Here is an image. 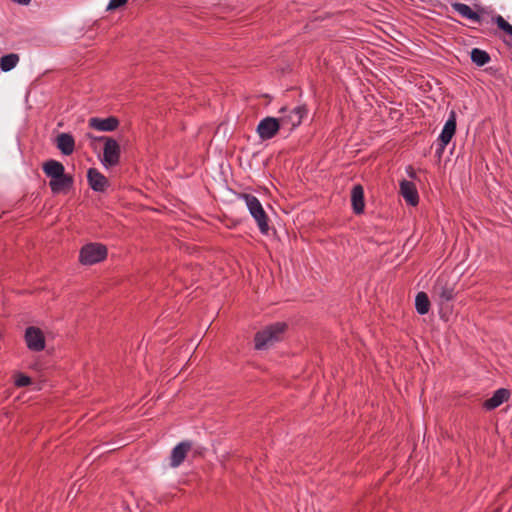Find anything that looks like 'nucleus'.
I'll return each instance as SVG.
<instances>
[{"instance_id": "obj_7", "label": "nucleus", "mask_w": 512, "mask_h": 512, "mask_svg": "<svg viewBox=\"0 0 512 512\" xmlns=\"http://www.w3.org/2000/svg\"><path fill=\"white\" fill-rule=\"evenodd\" d=\"M280 129H282V127L278 118L265 117L259 122L256 131L261 140H269L273 138Z\"/></svg>"}, {"instance_id": "obj_19", "label": "nucleus", "mask_w": 512, "mask_h": 512, "mask_svg": "<svg viewBox=\"0 0 512 512\" xmlns=\"http://www.w3.org/2000/svg\"><path fill=\"white\" fill-rule=\"evenodd\" d=\"M451 6L453 10L460 14L463 18L469 19L476 23L481 22V16L477 12L473 11L469 5L460 2H455L452 3Z\"/></svg>"}, {"instance_id": "obj_24", "label": "nucleus", "mask_w": 512, "mask_h": 512, "mask_svg": "<svg viewBox=\"0 0 512 512\" xmlns=\"http://www.w3.org/2000/svg\"><path fill=\"white\" fill-rule=\"evenodd\" d=\"M31 383L30 377L24 375V374H18L15 379V385L17 387H25Z\"/></svg>"}, {"instance_id": "obj_5", "label": "nucleus", "mask_w": 512, "mask_h": 512, "mask_svg": "<svg viewBox=\"0 0 512 512\" xmlns=\"http://www.w3.org/2000/svg\"><path fill=\"white\" fill-rule=\"evenodd\" d=\"M87 136L91 140H97V141L104 142L103 158H102L101 162L106 168L115 166L119 163L120 146L115 139H113L112 137H107V136L94 137L91 134H87Z\"/></svg>"}, {"instance_id": "obj_10", "label": "nucleus", "mask_w": 512, "mask_h": 512, "mask_svg": "<svg viewBox=\"0 0 512 512\" xmlns=\"http://www.w3.org/2000/svg\"><path fill=\"white\" fill-rule=\"evenodd\" d=\"M89 127L98 130V131H114L118 125L119 121L116 117L110 116L107 118H98L92 117L88 121Z\"/></svg>"}, {"instance_id": "obj_21", "label": "nucleus", "mask_w": 512, "mask_h": 512, "mask_svg": "<svg viewBox=\"0 0 512 512\" xmlns=\"http://www.w3.org/2000/svg\"><path fill=\"white\" fill-rule=\"evenodd\" d=\"M415 308L420 315L428 313L430 308V301L425 292H419L415 298Z\"/></svg>"}, {"instance_id": "obj_17", "label": "nucleus", "mask_w": 512, "mask_h": 512, "mask_svg": "<svg viewBox=\"0 0 512 512\" xmlns=\"http://www.w3.org/2000/svg\"><path fill=\"white\" fill-rule=\"evenodd\" d=\"M56 146L62 154L71 155L75 148V141L71 134L61 133L56 138Z\"/></svg>"}, {"instance_id": "obj_11", "label": "nucleus", "mask_w": 512, "mask_h": 512, "mask_svg": "<svg viewBox=\"0 0 512 512\" xmlns=\"http://www.w3.org/2000/svg\"><path fill=\"white\" fill-rule=\"evenodd\" d=\"M73 183V177L64 171L59 178L50 180L49 187L53 194H59L68 191L73 186Z\"/></svg>"}, {"instance_id": "obj_18", "label": "nucleus", "mask_w": 512, "mask_h": 512, "mask_svg": "<svg viewBox=\"0 0 512 512\" xmlns=\"http://www.w3.org/2000/svg\"><path fill=\"white\" fill-rule=\"evenodd\" d=\"M43 172L47 177L51 179L59 178L62 176V173L65 171L64 165L54 159H50L43 163L42 165Z\"/></svg>"}, {"instance_id": "obj_27", "label": "nucleus", "mask_w": 512, "mask_h": 512, "mask_svg": "<svg viewBox=\"0 0 512 512\" xmlns=\"http://www.w3.org/2000/svg\"><path fill=\"white\" fill-rule=\"evenodd\" d=\"M12 1L15 3H18L20 5H28L31 2V0H12Z\"/></svg>"}, {"instance_id": "obj_12", "label": "nucleus", "mask_w": 512, "mask_h": 512, "mask_svg": "<svg viewBox=\"0 0 512 512\" xmlns=\"http://www.w3.org/2000/svg\"><path fill=\"white\" fill-rule=\"evenodd\" d=\"M87 179L91 189L96 192H103L108 186V179L95 168L88 170Z\"/></svg>"}, {"instance_id": "obj_4", "label": "nucleus", "mask_w": 512, "mask_h": 512, "mask_svg": "<svg viewBox=\"0 0 512 512\" xmlns=\"http://www.w3.org/2000/svg\"><path fill=\"white\" fill-rule=\"evenodd\" d=\"M455 284L446 275H440L433 286L432 297L443 306L455 298Z\"/></svg>"}, {"instance_id": "obj_23", "label": "nucleus", "mask_w": 512, "mask_h": 512, "mask_svg": "<svg viewBox=\"0 0 512 512\" xmlns=\"http://www.w3.org/2000/svg\"><path fill=\"white\" fill-rule=\"evenodd\" d=\"M493 21L499 29L512 37V25L509 24L501 15L493 17Z\"/></svg>"}, {"instance_id": "obj_14", "label": "nucleus", "mask_w": 512, "mask_h": 512, "mask_svg": "<svg viewBox=\"0 0 512 512\" xmlns=\"http://www.w3.org/2000/svg\"><path fill=\"white\" fill-rule=\"evenodd\" d=\"M456 132V114L454 111H451L439 137L438 141L442 142V145H448L451 141L452 137Z\"/></svg>"}, {"instance_id": "obj_22", "label": "nucleus", "mask_w": 512, "mask_h": 512, "mask_svg": "<svg viewBox=\"0 0 512 512\" xmlns=\"http://www.w3.org/2000/svg\"><path fill=\"white\" fill-rule=\"evenodd\" d=\"M490 55L479 48H473L471 51V60L477 66H484L490 61Z\"/></svg>"}, {"instance_id": "obj_16", "label": "nucleus", "mask_w": 512, "mask_h": 512, "mask_svg": "<svg viewBox=\"0 0 512 512\" xmlns=\"http://www.w3.org/2000/svg\"><path fill=\"white\" fill-rule=\"evenodd\" d=\"M352 209L355 214H361L365 208L364 190L360 184L354 185L351 190Z\"/></svg>"}, {"instance_id": "obj_20", "label": "nucleus", "mask_w": 512, "mask_h": 512, "mask_svg": "<svg viewBox=\"0 0 512 512\" xmlns=\"http://www.w3.org/2000/svg\"><path fill=\"white\" fill-rule=\"evenodd\" d=\"M20 61V57L16 53L4 55L0 59V68L3 72H9L14 69Z\"/></svg>"}, {"instance_id": "obj_8", "label": "nucleus", "mask_w": 512, "mask_h": 512, "mask_svg": "<svg viewBox=\"0 0 512 512\" xmlns=\"http://www.w3.org/2000/svg\"><path fill=\"white\" fill-rule=\"evenodd\" d=\"M25 341L28 349L34 352H40L45 348V338L42 331L34 326H30L25 331Z\"/></svg>"}, {"instance_id": "obj_26", "label": "nucleus", "mask_w": 512, "mask_h": 512, "mask_svg": "<svg viewBox=\"0 0 512 512\" xmlns=\"http://www.w3.org/2000/svg\"><path fill=\"white\" fill-rule=\"evenodd\" d=\"M446 146L447 145H442V142H439V145H438V147L436 149V154L438 156H441Z\"/></svg>"}, {"instance_id": "obj_25", "label": "nucleus", "mask_w": 512, "mask_h": 512, "mask_svg": "<svg viewBox=\"0 0 512 512\" xmlns=\"http://www.w3.org/2000/svg\"><path fill=\"white\" fill-rule=\"evenodd\" d=\"M128 0H110L107 10H115L117 8H120L124 6L127 3Z\"/></svg>"}, {"instance_id": "obj_6", "label": "nucleus", "mask_w": 512, "mask_h": 512, "mask_svg": "<svg viewBox=\"0 0 512 512\" xmlns=\"http://www.w3.org/2000/svg\"><path fill=\"white\" fill-rule=\"evenodd\" d=\"M107 257V248L101 243H88L80 250L79 260L83 265H94Z\"/></svg>"}, {"instance_id": "obj_13", "label": "nucleus", "mask_w": 512, "mask_h": 512, "mask_svg": "<svg viewBox=\"0 0 512 512\" xmlns=\"http://www.w3.org/2000/svg\"><path fill=\"white\" fill-rule=\"evenodd\" d=\"M400 193L408 204L412 206H416L418 204L419 196L413 182L402 180L400 182Z\"/></svg>"}, {"instance_id": "obj_2", "label": "nucleus", "mask_w": 512, "mask_h": 512, "mask_svg": "<svg viewBox=\"0 0 512 512\" xmlns=\"http://www.w3.org/2000/svg\"><path fill=\"white\" fill-rule=\"evenodd\" d=\"M307 112L308 110L304 105H298L292 108L282 107L279 110L280 116L278 117L282 129L289 132L294 130L302 123Z\"/></svg>"}, {"instance_id": "obj_3", "label": "nucleus", "mask_w": 512, "mask_h": 512, "mask_svg": "<svg viewBox=\"0 0 512 512\" xmlns=\"http://www.w3.org/2000/svg\"><path fill=\"white\" fill-rule=\"evenodd\" d=\"M286 327L285 323L278 322L257 332L255 335V348L262 350L279 341Z\"/></svg>"}, {"instance_id": "obj_1", "label": "nucleus", "mask_w": 512, "mask_h": 512, "mask_svg": "<svg viewBox=\"0 0 512 512\" xmlns=\"http://www.w3.org/2000/svg\"><path fill=\"white\" fill-rule=\"evenodd\" d=\"M239 199L245 202L247 209L256 221L260 232L264 235L268 234V217L259 199L256 196L248 193L240 194Z\"/></svg>"}, {"instance_id": "obj_9", "label": "nucleus", "mask_w": 512, "mask_h": 512, "mask_svg": "<svg viewBox=\"0 0 512 512\" xmlns=\"http://www.w3.org/2000/svg\"><path fill=\"white\" fill-rule=\"evenodd\" d=\"M192 447L191 442L183 441L177 444L171 452L170 456V466L178 467L180 466L186 458L187 453L190 451Z\"/></svg>"}, {"instance_id": "obj_15", "label": "nucleus", "mask_w": 512, "mask_h": 512, "mask_svg": "<svg viewBox=\"0 0 512 512\" xmlns=\"http://www.w3.org/2000/svg\"><path fill=\"white\" fill-rule=\"evenodd\" d=\"M509 396H510L509 390H507L505 388H500L493 393L492 397L485 400V402L483 403V406L486 410H493V409L499 407L505 401H507Z\"/></svg>"}]
</instances>
